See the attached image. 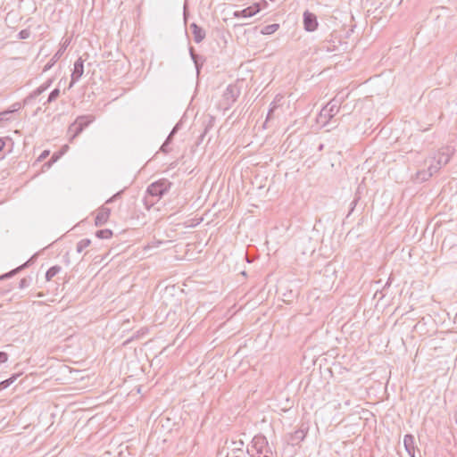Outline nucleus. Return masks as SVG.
Segmentation results:
<instances>
[{
	"mask_svg": "<svg viewBox=\"0 0 457 457\" xmlns=\"http://www.w3.org/2000/svg\"><path fill=\"white\" fill-rule=\"evenodd\" d=\"M343 102V98H337V96L331 99L326 106H324L319 115V119L325 124L335 117L339 110L340 105Z\"/></svg>",
	"mask_w": 457,
	"mask_h": 457,
	"instance_id": "nucleus-1",
	"label": "nucleus"
},
{
	"mask_svg": "<svg viewBox=\"0 0 457 457\" xmlns=\"http://www.w3.org/2000/svg\"><path fill=\"white\" fill-rule=\"evenodd\" d=\"M451 159L449 149H443L438 151L433 157L428 168V178H430L434 173H436L443 166L446 165Z\"/></svg>",
	"mask_w": 457,
	"mask_h": 457,
	"instance_id": "nucleus-2",
	"label": "nucleus"
},
{
	"mask_svg": "<svg viewBox=\"0 0 457 457\" xmlns=\"http://www.w3.org/2000/svg\"><path fill=\"white\" fill-rule=\"evenodd\" d=\"M172 183L166 179H159L148 186L146 192L151 196L162 197L165 193H167Z\"/></svg>",
	"mask_w": 457,
	"mask_h": 457,
	"instance_id": "nucleus-3",
	"label": "nucleus"
},
{
	"mask_svg": "<svg viewBox=\"0 0 457 457\" xmlns=\"http://www.w3.org/2000/svg\"><path fill=\"white\" fill-rule=\"evenodd\" d=\"M239 95L240 88L237 85H228L222 95V104L224 105V108H229L237 101Z\"/></svg>",
	"mask_w": 457,
	"mask_h": 457,
	"instance_id": "nucleus-4",
	"label": "nucleus"
},
{
	"mask_svg": "<svg viewBox=\"0 0 457 457\" xmlns=\"http://www.w3.org/2000/svg\"><path fill=\"white\" fill-rule=\"evenodd\" d=\"M84 62L85 60L80 56L79 57L73 65V70L71 76V82L69 88H71L76 82H78L84 74Z\"/></svg>",
	"mask_w": 457,
	"mask_h": 457,
	"instance_id": "nucleus-5",
	"label": "nucleus"
},
{
	"mask_svg": "<svg viewBox=\"0 0 457 457\" xmlns=\"http://www.w3.org/2000/svg\"><path fill=\"white\" fill-rule=\"evenodd\" d=\"M253 447L255 448L258 454L271 453L268 440L263 435H256L252 440Z\"/></svg>",
	"mask_w": 457,
	"mask_h": 457,
	"instance_id": "nucleus-6",
	"label": "nucleus"
},
{
	"mask_svg": "<svg viewBox=\"0 0 457 457\" xmlns=\"http://www.w3.org/2000/svg\"><path fill=\"white\" fill-rule=\"evenodd\" d=\"M261 11L259 4H253L243 10L234 12L233 15L236 18H250Z\"/></svg>",
	"mask_w": 457,
	"mask_h": 457,
	"instance_id": "nucleus-7",
	"label": "nucleus"
},
{
	"mask_svg": "<svg viewBox=\"0 0 457 457\" xmlns=\"http://www.w3.org/2000/svg\"><path fill=\"white\" fill-rule=\"evenodd\" d=\"M303 26L307 31H314L318 27V21L315 14L305 11L303 12Z\"/></svg>",
	"mask_w": 457,
	"mask_h": 457,
	"instance_id": "nucleus-8",
	"label": "nucleus"
},
{
	"mask_svg": "<svg viewBox=\"0 0 457 457\" xmlns=\"http://www.w3.org/2000/svg\"><path fill=\"white\" fill-rule=\"evenodd\" d=\"M110 214H111L110 208L106 207L105 205L101 206L98 209V212H97V214H96V217L95 220L96 226L99 227V226H103L104 224H105L110 217Z\"/></svg>",
	"mask_w": 457,
	"mask_h": 457,
	"instance_id": "nucleus-9",
	"label": "nucleus"
},
{
	"mask_svg": "<svg viewBox=\"0 0 457 457\" xmlns=\"http://www.w3.org/2000/svg\"><path fill=\"white\" fill-rule=\"evenodd\" d=\"M403 445L410 457H415V438L412 435L407 434L403 437Z\"/></svg>",
	"mask_w": 457,
	"mask_h": 457,
	"instance_id": "nucleus-10",
	"label": "nucleus"
},
{
	"mask_svg": "<svg viewBox=\"0 0 457 457\" xmlns=\"http://www.w3.org/2000/svg\"><path fill=\"white\" fill-rule=\"evenodd\" d=\"M190 29L193 34L194 41L197 44L201 43L206 36L205 30L198 26L196 23L193 22L190 25Z\"/></svg>",
	"mask_w": 457,
	"mask_h": 457,
	"instance_id": "nucleus-11",
	"label": "nucleus"
},
{
	"mask_svg": "<svg viewBox=\"0 0 457 457\" xmlns=\"http://www.w3.org/2000/svg\"><path fill=\"white\" fill-rule=\"evenodd\" d=\"M180 125L181 123L179 122L177 123L173 129H171L170 133L169 134V136L167 137L166 140L164 141V143L162 144V145L161 146V151L163 152V153H169V149H168V145L170 144V142L172 141V138L174 137L175 134H177V132L180 129Z\"/></svg>",
	"mask_w": 457,
	"mask_h": 457,
	"instance_id": "nucleus-12",
	"label": "nucleus"
},
{
	"mask_svg": "<svg viewBox=\"0 0 457 457\" xmlns=\"http://www.w3.org/2000/svg\"><path fill=\"white\" fill-rule=\"evenodd\" d=\"M84 129L81 128L80 124H78L76 121L71 123L68 129V134L70 136V141L71 142L75 137H77Z\"/></svg>",
	"mask_w": 457,
	"mask_h": 457,
	"instance_id": "nucleus-13",
	"label": "nucleus"
},
{
	"mask_svg": "<svg viewBox=\"0 0 457 457\" xmlns=\"http://www.w3.org/2000/svg\"><path fill=\"white\" fill-rule=\"evenodd\" d=\"M306 436V431L303 428L295 430L293 434H291L290 440L292 445H297L302 442Z\"/></svg>",
	"mask_w": 457,
	"mask_h": 457,
	"instance_id": "nucleus-14",
	"label": "nucleus"
},
{
	"mask_svg": "<svg viewBox=\"0 0 457 457\" xmlns=\"http://www.w3.org/2000/svg\"><path fill=\"white\" fill-rule=\"evenodd\" d=\"M189 54L197 71H199V69L203 65L204 59L201 55L195 54V49L192 46L189 48Z\"/></svg>",
	"mask_w": 457,
	"mask_h": 457,
	"instance_id": "nucleus-15",
	"label": "nucleus"
},
{
	"mask_svg": "<svg viewBox=\"0 0 457 457\" xmlns=\"http://www.w3.org/2000/svg\"><path fill=\"white\" fill-rule=\"evenodd\" d=\"M94 119H95L94 116H91V115H82V116H79L75 120V121L78 124H80L81 128L83 129H85L90 123L93 122Z\"/></svg>",
	"mask_w": 457,
	"mask_h": 457,
	"instance_id": "nucleus-16",
	"label": "nucleus"
},
{
	"mask_svg": "<svg viewBox=\"0 0 457 457\" xmlns=\"http://www.w3.org/2000/svg\"><path fill=\"white\" fill-rule=\"evenodd\" d=\"M52 84V79H48L45 83H43L41 86H39L37 88H36L29 96L31 98H35L38 96H40L43 92H45Z\"/></svg>",
	"mask_w": 457,
	"mask_h": 457,
	"instance_id": "nucleus-17",
	"label": "nucleus"
},
{
	"mask_svg": "<svg viewBox=\"0 0 457 457\" xmlns=\"http://www.w3.org/2000/svg\"><path fill=\"white\" fill-rule=\"evenodd\" d=\"M62 53H63V50L62 49H59L54 54V55L52 57L50 62L46 64V66L44 68V71L50 70L53 67V65L61 58Z\"/></svg>",
	"mask_w": 457,
	"mask_h": 457,
	"instance_id": "nucleus-18",
	"label": "nucleus"
},
{
	"mask_svg": "<svg viewBox=\"0 0 457 457\" xmlns=\"http://www.w3.org/2000/svg\"><path fill=\"white\" fill-rule=\"evenodd\" d=\"M278 28L279 25L278 23L266 25L262 29L261 33L263 35H271L275 33L278 29Z\"/></svg>",
	"mask_w": 457,
	"mask_h": 457,
	"instance_id": "nucleus-19",
	"label": "nucleus"
},
{
	"mask_svg": "<svg viewBox=\"0 0 457 457\" xmlns=\"http://www.w3.org/2000/svg\"><path fill=\"white\" fill-rule=\"evenodd\" d=\"M61 269L62 268L58 265L50 267L46 272V279L47 281H50L55 275H57L60 272Z\"/></svg>",
	"mask_w": 457,
	"mask_h": 457,
	"instance_id": "nucleus-20",
	"label": "nucleus"
},
{
	"mask_svg": "<svg viewBox=\"0 0 457 457\" xmlns=\"http://www.w3.org/2000/svg\"><path fill=\"white\" fill-rule=\"evenodd\" d=\"M113 233L111 229L104 228L96 232V236L100 239H108L112 237Z\"/></svg>",
	"mask_w": 457,
	"mask_h": 457,
	"instance_id": "nucleus-21",
	"label": "nucleus"
},
{
	"mask_svg": "<svg viewBox=\"0 0 457 457\" xmlns=\"http://www.w3.org/2000/svg\"><path fill=\"white\" fill-rule=\"evenodd\" d=\"M28 263H29V262H25L24 264H22V265L19 266L18 268H16V269H14V270H11L10 272L5 273V274H4V275L0 276V280H2V279H5V278H9L12 277V276H13V275H15L16 273H18L20 270H21L22 269H24L25 267H27V266H28Z\"/></svg>",
	"mask_w": 457,
	"mask_h": 457,
	"instance_id": "nucleus-22",
	"label": "nucleus"
},
{
	"mask_svg": "<svg viewBox=\"0 0 457 457\" xmlns=\"http://www.w3.org/2000/svg\"><path fill=\"white\" fill-rule=\"evenodd\" d=\"M91 244V240L88 238L81 239L79 242L77 243L76 250L78 253H82L84 249H86L87 246H89Z\"/></svg>",
	"mask_w": 457,
	"mask_h": 457,
	"instance_id": "nucleus-23",
	"label": "nucleus"
},
{
	"mask_svg": "<svg viewBox=\"0 0 457 457\" xmlns=\"http://www.w3.org/2000/svg\"><path fill=\"white\" fill-rule=\"evenodd\" d=\"M226 457H244V450L240 447H233L227 453Z\"/></svg>",
	"mask_w": 457,
	"mask_h": 457,
	"instance_id": "nucleus-24",
	"label": "nucleus"
},
{
	"mask_svg": "<svg viewBox=\"0 0 457 457\" xmlns=\"http://www.w3.org/2000/svg\"><path fill=\"white\" fill-rule=\"evenodd\" d=\"M18 375H12L11 378L0 382V391L10 386L17 378Z\"/></svg>",
	"mask_w": 457,
	"mask_h": 457,
	"instance_id": "nucleus-25",
	"label": "nucleus"
},
{
	"mask_svg": "<svg viewBox=\"0 0 457 457\" xmlns=\"http://www.w3.org/2000/svg\"><path fill=\"white\" fill-rule=\"evenodd\" d=\"M361 199L360 192L359 190L355 193L353 200L350 204V210L347 214V217L351 215V213L353 212L355 206L357 205L359 200Z\"/></svg>",
	"mask_w": 457,
	"mask_h": 457,
	"instance_id": "nucleus-26",
	"label": "nucleus"
},
{
	"mask_svg": "<svg viewBox=\"0 0 457 457\" xmlns=\"http://www.w3.org/2000/svg\"><path fill=\"white\" fill-rule=\"evenodd\" d=\"M60 96V90L59 88H54L48 96L47 103H52L55 101Z\"/></svg>",
	"mask_w": 457,
	"mask_h": 457,
	"instance_id": "nucleus-27",
	"label": "nucleus"
},
{
	"mask_svg": "<svg viewBox=\"0 0 457 457\" xmlns=\"http://www.w3.org/2000/svg\"><path fill=\"white\" fill-rule=\"evenodd\" d=\"M29 36H30V31L27 29L21 30L18 34V37L20 39H27L29 37Z\"/></svg>",
	"mask_w": 457,
	"mask_h": 457,
	"instance_id": "nucleus-28",
	"label": "nucleus"
},
{
	"mask_svg": "<svg viewBox=\"0 0 457 457\" xmlns=\"http://www.w3.org/2000/svg\"><path fill=\"white\" fill-rule=\"evenodd\" d=\"M123 193V190H120L119 192H117L116 194H114L112 197H110L106 202H105V204H111L114 201H116L117 199L120 198L121 197V195Z\"/></svg>",
	"mask_w": 457,
	"mask_h": 457,
	"instance_id": "nucleus-29",
	"label": "nucleus"
},
{
	"mask_svg": "<svg viewBox=\"0 0 457 457\" xmlns=\"http://www.w3.org/2000/svg\"><path fill=\"white\" fill-rule=\"evenodd\" d=\"M276 108H277V104H275V102L271 103L270 108V110L268 112V114H267L266 121H268V120L272 119V115H273V112L276 110Z\"/></svg>",
	"mask_w": 457,
	"mask_h": 457,
	"instance_id": "nucleus-30",
	"label": "nucleus"
},
{
	"mask_svg": "<svg viewBox=\"0 0 457 457\" xmlns=\"http://www.w3.org/2000/svg\"><path fill=\"white\" fill-rule=\"evenodd\" d=\"M59 156L56 154H54L51 159L44 164V167L50 168L54 162L58 160Z\"/></svg>",
	"mask_w": 457,
	"mask_h": 457,
	"instance_id": "nucleus-31",
	"label": "nucleus"
},
{
	"mask_svg": "<svg viewBox=\"0 0 457 457\" xmlns=\"http://www.w3.org/2000/svg\"><path fill=\"white\" fill-rule=\"evenodd\" d=\"M29 280L27 279L26 278H23L21 279V281L19 283V287L22 289V288L29 287Z\"/></svg>",
	"mask_w": 457,
	"mask_h": 457,
	"instance_id": "nucleus-32",
	"label": "nucleus"
},
{
	"mask_svg": "<svg viewBox=\"0 0 457 457\" xmlns=\"http://www.w3.org/2000/svg\"><path fill=\"white\" fill-rule=\"evenodd\" d=\"M8 360V354L5 352H0V364L6 362Z\"/></svg>",
	"mask_w": 457,
	"mask_h": 457,
	"instance_id": "nucleus-33",
	"label": "nucleus"
},
{
	"mask_svg": "<svg viewBox=\"0 0 457 457\" xmlns=\"http://www.w3.org/2000/svg\"><path fill=\"white\" fill-rule=\"evenodd\" d=\"M49 153L50 152L48 150L43 151L42 154L38 156L37 161L42 162L45 160L49 155Z\"/></svg>",
	"mask_w": 457,
	"mask_h": 457,
	"instance_id": "nucleus-34",
	"label": "nucleus"
},
{
	"mask_svg": "<svg viewBox=\"0 0 457 457\" xmlns=\"http://www.w3.org/2000/svg\"><path fill=\"white\" fill-rule=\"evenodd\" d=\"M232 445H234V447H240L243 449V446H244V442L242 440H239V441H233L232 442Z\"/></svg>",
	"mask_w": 457,
	"mask_h": 457,
	"instance_id": "nucleus-35",
	"label": "nucleus"
},
{
	"mask_svg": "<svg viewBox=\"0 0 457 457\" xmlns=\"http://www.w3.org/2000/svg\"><path fill=\"white\" fill-rule=\"evenodd\" d=\"M210 127H211V125H207V126L205 127L204 131L201 134V136H200V137H199V142H198V144H200V142H201V141H203V139H204V137L205 134L207 133V131H208V129H209V128H210Z\"/></svg>",
	"mask_w": 457,
	"mask_h": 457,
	"instance_id": "nucleus-36",
	"label": "nucleus"
},
{
	"mask_svg": "<svg viewBox=\"0 0 457 457\" xmlns=\"http://www.w3.org/2000/svg\"><path fill=\"white\" fill-rule=\"evenodd\" d=\"M5 145V142L3 138H0V153L4 150V147Z\"/></svg>",
	"mask_w": 457,
	"mask_h": 457,
	"instance_id": "nucleus-37",
	"label": "nucleus"
},
{
	"mask_svg": "<svg viewBox=\"0 0 457 457\" xmlns=\"http://www.w3.org/2000/svg\"><path fill=\"white\" fill-rule=\"evenodd\" d=\"M324 149V144H320L318 146V151H322Z\"/></svg>",
	"mask_w": 457,
	"mask_h": 457,
	"instance_id": "nucleus-38",
	"label": "nucleus"
},
{
	"mask_svg": "<svg viewBox=\"0 0 457 457\" xmlns=\"http://www.w3.org/2000/svg\"><path fill=\"white\" fill-rule=\"evenodd\" d=\"M453 420H454V422L457 424V410L453 413Z\"/></svg>",
	"mask_w": 457,
	"mask_h": 457,
	"instance_id": "nucleus-39",
	"label": "nucleus"
},
{
	"mask_svg": "<svg viewBox=\"0 0 457 457\" xmlns=\"http://www.w3.org/2000/svg\"><path fill=\"white\" fill-rule=\"evenodd\" d=\"M257 457H270V456L268 455V453H265L263 454H258Z\"/></svg>",
	"mask_w": 457,
	"mask_h": 457,
	"instance_id": "nucleus-40",
	"label": "nucleus"
},
{
	"mask_svg": "<svg viewBox=\"0 0 457 457\" xmlns=\"http://www.w3.org/2000/svg\"><path fill=\"white\" fill-rule=\"evenodd\" d=\"M345 404H346V405H349V404H350V401H346V402H345Z\"/></svg>",
	"mask_w": 457,
	"mask_h": 457,
	"instance_id": "nucleus-41",
	"label": "nucleus"
}]
</instances>
